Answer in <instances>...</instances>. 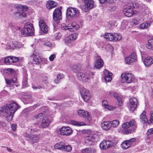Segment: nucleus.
I'll use <instances>...</instances> for the list:
<instances>
[{
	"label": "nucleus",
	"instance_id": "1",
	"mask_svg": "<svg viewBox=\"0 0 153 153\" xmlns=\"http://www.w3.org/2000/svg\"><path fill=\"white\" fill-rule=\"evenodd\" d=\"M20 108L16 102H13L1 107L0 112L3 113L7 120L9 121L12 120L15 113Z\"/></svg>",
	"mask_w": 153,
	"mask_h": 153
},
{
	"label": "nucleus",
	"instance_id": "2",
	"mask_svg": "<svg viewBox=\"0 0 153 153\" xmlns=\"http://www.w3.org/2000/svg\"><path fill=\"white\" fill-rule=\"evenodd\" d=\"M72 70L74 72L77 74V77L78 79L83 82H88L91 78H93L94 74L92 72H88L85 74L79 72V68L76 65H74L72 66Z\"/></svg>",
	"mask_w": 153,
	"mask_h": 153
},
{
	"label": "nucleus",
	"instance_id": "3",
	"mask_svg": "<svg viewBox=\"0 0 153 153\" xmlns=\"http://www.w3.org/2000/svg\"><path fill=\"white\" fill-rule=\"evenodd\" d=\"M21 33L23 35H26L28 36L33 35L34 29L33 24L30 22L26 23L24 28L22 30Z\"/></svg>",
	"mask_w": 153,
	"mask_h": 153
},
{
	"label": "nucleus",
	"instance_id": "4",
	"mask_svg": "<svg viewBox=\"0 0 153 153\" xmlns=\"http://www.w3.org/2000/svg\"><path fill=\"white\" fill-rule=\"evenodd\" d=\"M134 119L131 120L129 122H127L124 123L122 125V127L124 128H128L130 126H132V129H127L125 131L126 134L129 133H133L135 132L137 128L136 125H134Z\"/></svg>",
	"mask_w": 153,
	"mask_h": 153
},
{
	"label": "nucleus",
	"instance_id": "5",
	"mask_svg": "<svg viewBox=\"0 0 153 153\" xmlns=\"http://www.w3.org/2000/svg\"><path fill=\"white\" fill-rule=\"evenodd\" d=\"M103 36L105 39L110 41H116L120 40L121 36L117 33H105Z\"/></svg>",
	"mask_w": 153,
	"mask_h": 153
},
{
	"label": "nucleus",
	"instance_id": "6",
	"mask_svg": "<svg viewBox=\"0 0 153 153\" xmlns=\"http://www.w3.org/2000/svg\"><path fill=\"white\" fill-rule=\"evenodd\" d=\"M79 12L76 8L69 7L67 10L66 16L70 17H77L79 16Z\"/></svg>",
	"mask_w": 153,
	"mask_h": 153
},
{
	"label": "nucleus",
	"instance_id": "7",
	"mask_svg": "<svg viewBox=\"0 0 153 153\" xmlns=\"http://www.w3.org/2000/svg\"><path fill=\"white\" fill-rule=\"evenodd\" d=\"M26 139L28 141H30L32 142L36 143L38 142L40 139L39 135L28 134L26 133L25 135Z\"/></svg>",
	"mask_w": 153,
	"mask_h": 153
},
{
	"label": "nucleus",
	"instance_id": "8",
	"mask_svg": "<svg viewBox=\"0 0 153 153\" xmlns=\"http://www.w3.org/2000/svg\"><path fill=\"white\" fill-rule=\"evenodd\" d=\"M61 7L56 8L54 10L53 13V18L55 21L57 22L62 19Z\"/></svg>",
	"mask_w": 153,
	"mask_h": 153
},
{
	"label": "nucleus",
	"instance_id": "9",
	"mask_svg": "<svg viewBox=\"0 0 153 153\" xmlns=\"http://www.w3.org/2000/svg\"><path fill=\"white\" fill-rule=\"evenodd\" d=\"M121 76L122 81L123 83H131L134 79V76L131 73L122 74Z\"/></svg>",
	"mask_w": 153,
	"mask_h": 153
},
{
	"label": "nucleus",
	"instance_id": "10",
	"mask_svg": "<svg viewBox=\"0 0 153 153\" xmlns=\"http://www.w3.org/2000/svg\"><path fill=\"white\" fill-rule=\"evenodd\" d=\"M78 36V33H75L69 35L67 38L66 41L68 45L69 46L74 45L73 41L76 40Z\"/></svg>",
	"mask_w": 153,
	"mask_h": 153
},
{
	"label": "nucleus",
	"instance_id": "11",
	"mask_svg": "<svg viewBox=\"0 0 153 153\" xmlns=\"http://www.w3.org/2000/svg\"><path fill=\"white\" fill-rule=\"evenodd\" d=\"M72 133L71 129L69 127H63L60 129L59 131V133L62 135L69 136Z\"/></svg>",
	"mask_w": 153,
	"mask_h": 153
},
{
	"label": "nucleus",
	"instance_id": "12",
	"mask_svg": "<svg viewBox=\"0 0 153 153\" xmlns=\"http://www.w3.org/2000/svg\"><path fill=\"white\" fill-rule=\"evenodd\" d=\"M113 142L110 140H105L103 141L100 144L101 149H106L111 147L113 145Z\"/></svg>",
	"mask_w": 153,
	"mask_h": 153
},
{
	"label": "nucleus",
	"instance_id": "13",
	"mask_svg": "<svg viewBox=\"0 0 153 153\" xmlns=\"http://www.w3.org/2000/svg\"><path fill=\"white\" fill-rule=\"evenodd\" d=\"M95 62L94 66L97 69H100L103 66L104 63L103 60L100 56L96 55L95 56Z\"/></svg>",
	"mask_w": 153,
	"mask_h": 153
},
{
	"label": "nucleus",
	"instance_id": "14",
	"mask_svg": "<svg viewBox=\"0 0 153 153\" xmlns=\"http://www.w3.org/2000/svg\"><path fill=\"white\" fill-rule=\"evenodd\" d=\"M130 106L129 109L130 110L133 111L136 109L137 106V99L135 97H132L129 100Z\"/></svg>",
	"mask_w": 153,
	"mask_h": 153
},
{
	"label": "nucleus",
	"instance_id": "15",
	"mask_svg": "<svg viewBox=\"0 0 153 153\" xmlns=\"http://www.w3.org/2000/svg\"><path fill=\"white\" fill-rule=\"evenodd\" d=\"M39 25L41 30L45 33H47L49 28L47 25L43 20H40L39 21Z\"/></svg>",
	"mask_w": 153,
	"mask_h": 153
},
{
	"label": "nucleus",
	"instance_id": "16",
	"mask_svg": "<svg viewBox=\"0 0 153 153\" xmlns=\"http://www.w3.org/2000/svg\"><path fill=\"white\" fill-rule=\"evenodd\" d=\"M51 120L50 116H45L42 120L41 123V127L45 128L48 127L49 125Z\"/></svg>",
	"mask_w": 153,
	"mask_h": 153
},
{
	"label": "nucleus",
	"instance_id": "17",
	"mask_svg": "<svg viewBox=\"0 0 153 153\" xmlns=\"http://www.w3.org/2000/svg\"><path fill=\"white\" fill-rule=\"evenodd\" d=\"M136 59V54L135 53H132L128 57L125 58V62L126 64H130L135 62Z\"/></svg>",
	"mask_w": 153,
	"mask_h": 153
},
{
	"label": "nucleus",
	"instance_id": "18",
	"mask_svg": "<svg viewBox=\"0 0 153 153\" xmlns=\"http://www.w3.org/2000/svg\"><path fill=\"white\" fill-rule=\"evenodd\" d=\"M81 95L83 99L85 102H87L91 97L89 91L85 88L82 90Z\"/></svg>",
	"mask_w": 153,
	"mask_h": 153
},
{
	"label": "nucleus",
	"instance_id": "19",
	"mask_svg": "<svg viewBox=\"0 0 153 153\" xmlns=\"http://www.w3.org/2000/svg\"><path fill=\"white\" fill-rule=\"evenodd\" d=\"M84 2L85 7L88 10L92 9L94 6V1L93 0H82Z\"/></svg>",
	"mask_w": 153,
	"mask_h": 153
},
{
	"label": "nucleus",
	"instance_id": "20",
	"mask_svg": "<svg viewBox=\"0 0 153 153\" xmlns=\"http://www.w3.org/2000/svg\"><path fill=\"white\" fill-rule=\"evenodd\" d=\"M17 78L14 76L11 79L5 78L7 85L9 87H12L13 86V83H15L17 80Z\"/></svg>",
	"mask_w": 153,
	"mask_h": 153
},
{
	"label": "nucleus",
	"instance_id": "21",
	"mask_svg": "<svg viewBox=\"0 0 153 153\" xmlns=\"http://www.w3.org/2000/svg\"><path fill=\"white\" fill-rule=\"evenodd\" d=\"M79 115L80 117H85L87 118L88 119L90 120H91V117L90 115L89 114L88 111H85L83 110H79L78 111Z\"/></svg>",
	"mask_w": 153,
	"mask_h": 153
},
{
	"label": "nucleus",
	"instance_id": "22",
	"mask_svg": "<svg viewBox=\"0 0 153 153\" xmlns=\"http://www.w3.org/2000/svg\"><path fill=\"white\" fill-rule=\"evenodd\" d=\"M102 129L105 130L109 129L111 127V122L108 121H104L101 124Z\"/></svg>",
	"mask_w": 153,
	"mask_h": 153
},
{
	"label": "nucleus",
	"instance_id": "23",
	"mask_svg": "<svg viewBox=\"0 0 153 153\" xmlns=\"http://www.w3.org/2000/svg\"><path fill=\"white\" fill-rule=\"evenodd\" d=\"M123 12L125 16L128 17H131L134 13L132 8H130L124 9Z\"/></svg>",
	"mask_w": 153,
	"mask_h": 153
},
{
	"label": "nucleus",
	"instance_id": "24",
	"mask_svg": "<svg viewBox=\"0 0 153 153\" xmlns=\"http://www.w3.org/2000/svg\"><path fill=\"white\" fill-rule=\"evenodd\" d=\"M76 27L78 28V26L77 27L76 26L72 25L71 26H67L65 25H62L61 26V29L62 30H68L69 31H72L76 29H77L78 28H76Z\"/></svg>",
	"mask_w": 153,
	"mask_h": 153
},
{
	"label": "nucleus",
	"instance_id": "25",
	"mask_svg": "<svg viewBox=\"0 0 153 153\" xmlns=\"http://www.w3.org/2000/svg\"><path fill=\"white\" fill-rule=\"evenodd\" d=\"M145 65L149 66L153 64V57L149 56L147 57L144 61Z\"/></svg>",
	"mask_w": 153,
	"mask_h": 153
},
{
	"label": "nucleus",
	"instance_id": "26",
	"mask_svg": "<svg viewBox=\"0 0 153 153\" xmlns=\"http://www.w3.org/2000/svg\"><path fill=\"white\" fill-rule=\"evenodd\" d=\"M146 46L148 49L153 51V38L149 40Z\"/></svg>",
	"mask_w": 153,
	"mask_h": 153
},
{
	"label": "nucleus",
	"instance_id": "27",
	"mask_svg": "<svg viewBox=\"0 0 153 153\" xmlns=\"http://www.w3.org/2000/svg\"><path fill=\"white\" fill-rule=\"evenodd\" d=\"M146 114V112L143 111L140 116V121L143 123L146 122L149 123L147 118L145 115Z\"/></svg>",
	"mask_w": 153,
	"mask_h": 153
},
{
	"label": "nucleus",
	"instance_id": "28",
	"mask_svg": "<svg viewBox=\"0 0 153 153\" xmlns=\"http://www.w3.org/2000/svg\"><path fill=\"white\" fill-rule=\"evenodd\" d=\"M55 2L53 1H49L47 2L46 4V7L49 9H51L56 6V4H55Z\"/></svg>",
	"mask_w": 153,
	"mask_h": 153
},
{
	"label": "nucleus",
	"instance_id": "29",
	"mask_svg": "<svg viewBox=\"0 0 153 153\" xmlns=\"http://www.w3.org/2000/svg\"><path fill=\"white\" fill-rule=\"evenodd\" d=\"M82 153H96V151L94 148H89L83 150Z\"/></svg>",
	"mask_w": 153,
	"mask_h": 153
},
{
	"label": "nucleus",
	"instance_id": "30",
	"mask_svg": "<svg viewBox=\"0 0 153 153\" xmlns=\"http://www.w3.org/2000/svg\"><path fill=\"white\" fill-rule=\"evenodd\" d=\"M102 105L104 106L105 108H107L109 110H113V107L111 106H109L108 105V102L106 100H104L102 101Z\"/></svg>",
	"mask_w": 153,
	"mask_h": 153
},
{
	"label": "nucleus",
	"instance_id": "31",
	"mask_svg": "<svg viewBox=\"0 0 153 153\" xmlns=\"http://www.w3.org/2000/svg\"><path fill=\"white\" fill-rule=\"evenodd\" d=\"M64 143L61 141L56 144L54 146L55 149L62 150L63 145Z\"/></svg>",
	"mask_w": 153,
	"mask_h": 153
},
{
	"label": "nucleus",
	"instance_id": "32",
	"mask_svg": "<svg viewBox=\"0 0 153 153\" xmlns=\"http://www.w3.org/2000/svg\"><path fill=\"white\" fill-rule=\"evenodd\" d=\"M33 60L36 64H40L42 62L41 57L38 55H36L34 58Z\"/></svg>",
	"mask_w": 153,
	"mask_h": 153
},
{
	"label": "nucleus",
	"instance_id": "33",
	"mask_svg": "<svg viewBox=\"0 0 153 153\" xmlns=\"http://www.w3.org/2000/svg\"><path fill=\"white\" fill-rule=\"evenodd\" d=\"M72 150V147L70 145H63L62 150L67 152H70Z\"/></svg>",
	"mask_w": 153,
	"mask_h": 153
},
{
	"label": "nucleus",
	"instance_id": "34",
	"mask_svg": "<svg viewBox=\"0 0 153 153\" xmlns=\"http://www.w3.org/2000/svg\"><path fill=\"white\" fill-rule=\"evenodd\" d=\"M127 142V140H125L121 144V146L123 148L126 149L130 146V144Z\"/></svg>",
	"mask_w": 153,
	"mask_h": 153
},
{
	"label": "nucleus",
	"instance_id": "35",
	"mask_svg": "<svg viewBox=\"0 0 153 153\" xmlns=\"http://www.w3.org/2000/svg\"><path fill=\"white\" fill-rule=\"evenodd\" d=\"M63 75L60 74H58L57 75V78L56 79H55L54 81V82L56 84H57L59 82L60 80L62 79L63 78Z\"/></svg>",
	"mask_w": 153,
	"mask_h": 153
},
{
	"label": "nucleus",
	"instance_id": "36",
	"mask_svg": "<svg viewBox=\"0 0 153 153\" xmlns=\"http://www.w3.org/2000/svg\"><path fill=\"white\" fill-rule=\"evenodd\" d=\"M111 126L113 127H116L119 124V121L117 120H114L111 122Z\"/></svg>",
	"mask_w": 153,
	"mask_h": 153
},
{
	"label": "nucleus",
	"instance_id": "37",
	"mask_svg": "<svg viewBox=\"0 0 153 153\" xmlns=\"http://www.w3.org/2000/svg\"><path fill=\"white\" fill-rule=\"evenodd\" d=\"M86 140L89 141L94 142L95 141V139L94 136L93 135H90L86 138Z\"/></svg>",
	"mask_w": 153,
	"mask_h": 153
},
{
	"label": "nucleus",
	"instance_id": "38",
	"mask_svg": "<svg viewBox=\"0 0 153 153\" xmlns=\"http://www.w3.org/2000/svg\"><path fill=\"white\" fill-rule=\"evenodd\" d=\"M15 48V43L14 44L12 42H10L7 44V48L8 49H13Z\"/></svg>",
	"mask_w": 153,
	"mask_h": 153
},
{
	"label": "nucleus",
	"instance_id": "39",
	"mask_svg": "<svg viewBox=\"0 0 153 153\" xmlns=\"http://www.w3.org/2000/svg\"><path fill=\"white\" fill-rule=\"evenodd\" d=\"M18 7L21 10H20V11L23 12L26 11L28 8V7L27 6L22 4L19 5Z\"/></svg>",
	"mask_w": 153,
	"mask_h": 153
},
{
	"label": "nucleus",
	"instance_id": "40",
	"mask_svg": "<svg viewBox=\"0 0 153 153\" xmlns=\"http://www.w3.org/2000/svg\"><path fill=\"white\" fill-rule=\"evenodd\" d=\"M11 56H8L5 58L4 59V63L6 64H9L11 63Z\"/></svg>",
	"mask_w": 153,
	"mask_h": 153
},
{
	"label": "nucleus",
	"instance_id": "41",
	"mask_svg": "<svg viewBox=\"0 0 153 153\" xmlns=\"http://www.w3.org/2000/svg\"><path fill=\"white\" fill-rule=\"evenodd\" d=\"M11 56V63H16L19 60V58L13 56Z\"/></svg>",
	"mask_w": 153,
	"mask_h": 153
},
{
	"label": "nucleus",
	"instance_id": "42",
	"mask_svg": "<svg viewBox=\"0 0 153 153\" xmlns=\"http://www.w3.org/2000/svg\"><path fill=\"white\" fill-rule=\"evenodd\" d=\"M150 24L149 23H143L140 25V27L142 29H144L147 28L148 26H149Z\"/></svg>",
	"mask_w": 153,
	"mask_h": 153
},
{
	"label": "nucleus",
	"instance_id": "43",
	"mask_svg": "<svg viewBox=\"0 0 153 153\" xmlns=\"http://www.w3.org/2000/svg\"><path fill=\"white\" fill-rule=\"evenodd\" d=\"M72 124L74 125L77 126H82L84 125V124L83 122H79L77 121H73Z\"/></svg>",
	"mask_w": 153,
	"mask_h": 153
},
{
	"label": "nucleus",
	"instance_id": "44",
	"mask_svg": "<svg viewBox=\"0 0 153 153\" xmlns=\"http://www.w3.org/2000/svg\"><path fill=\"white\" fill-rule=\"evenodd\" d=\"M146 134L148 136H152V138L153 139V128L148 129Z\"/></svg>",
	"mask_w": 153,
	"mask_h": 153
},
{
	"label": "nucleus",
	"instance_id": "45",
	"mask_svg": "<svg viewBox=\"0 0 153 153\" xmlns=\"http://www.w3.org/2000/svg\"><path fill=\"white\" fill-rule=\"evenodd\" d=\"M112 73H110V75L109 76H105V80L106 81L109 82L111 81L112 79L111 76Z\"/></svg>",
	"mask_w": 153,
	"mask_h": 153
},
{
	"label": "nucleus",
	"instance_id": "46",
	"mask_svg": "<svg viewBox=\"0 0 153 153\" xmlns=\"http://www.w3.org/2000/svg\"><path fill=\"white\" fill-rule=\"evenodd\" d=\"M14 43L15 46V48H20L22 47L23 45L21 43L18 42H14Z\"/></svg>",
	"mask_w": 153,
	"mask_h": 153
},
{
	"label": "nucleus",
	"instance_id": "47",
	"mask_svg": "<svg viewBox=\"0 0 153 153\" xmlns=\"http://www.w3.org/2000/svg\"><path fill=\"white\" fill-rule=\"evenodd\" d=\"M40 109V110L45 114L46 112L48 111V108L45 106L42 107Z\"/></svg>",
	"mask_w": 153,
	"mask_h": 153
},
{
	"label": "nucleus",
	"instance_id": "48",
	"mask_svg": "<svg viewBox=\"0 0 153 153\" xmlns=\"http://www.w3.org/2000/svg\"><path fill=\"white\" fill-rule=\"evenodd\" d=\"M44 45L49 48H51L53 46V45L50 42L48 41L44 43Z\"/></svg>",
	"mask_w": 153,
	"mask_h": 153
},
{
	"label": "nucleus",
	"instance_id": "49",
	"mask_svg": "<svg viewBox=\"0 0 153 153\" xmlns=\"http://www.w3.org/2000/svg\"><path fill=\"white\" fill-rule=\"evenodd\" d=\"M16 13H17L18 14H19L20 16H22L23 17L25 16L26 14L25 13V12L21 11L20 10H18V11L16 12Z\"/></svg>",
	"mask_w": 153,
	"mask_h": 153
},
{
	"label": "nucleus",
	"instance_id": "50",
	"mask_svg": "<svg viewBox=\"0 0 153 153\" xmlns=\"http://www.w3.org/2000/svg\"><path fill=\"white\" fill-rule=\"evenodd\" d=\"M55 39L56 40H58L59 39H61V36H62V35L60 33H58L56 34L55 35Z\"/></svg>",
	"mask_w": 153,
	"mask_h": 153
},
{
	"label": "nucleus",
	"instance_id": "51",
	"mask_svg": "<svg viewBox=\"0 0 153 153\" xmlns=\"http://www.w3.org/2000/svg\"><path fill=\"white\" fill-rule=\"evenodd\" d=\"M116 99L118 102V104L119 105H122V101H121V99L120 97L118 96Z\"/></svg>",
	"mask_w": 153,
	"mask_h": 153
},
{
	"label": "nucleus",
	"instance_id": "52",
	"mask_svg": "<svg viewBox=\"0 0 153 153\" xmlns=\"http://www.w3.org/2000/svg\"><path fill=\"white\" fill-rule=\"evenodd\" d=\"M136 139L135 138H132L128 140H127L129 144H130V146L132 144L133 142H134L135 141Z\"/></svg>",
	"mask_w": 153,
	"mask_h": 153
},
{
	"label": "nucleus",
	"instance_id": "53",
	"mask_svg": "<svg viewBox=\"0 0 153 153\" xmlns=\"http://www.w3.org/2000/svg\"><path fill=\"white\" fill-rule=\"evenodd\" d=\"M44 114L43 113H40L39 114L36 115L35 117L36 119H38L40 117H42Z\"/></svg>",
	"mask_w": 153,
	"mask_h": 153
},
{
	"label": "nucleus",
	"instance_id": "54",
	"mask_svg": "<svg viewBox=\"0 0 153 153\" xmlns=\"http://www.w3.org/2000/svg\"><path fill=\"white\" fill-rule=\"evenodd\" d=\"M56 56L55 54H53L51 55L49 57V59L51 61H53L54 59Z\"/></svg>",
	"mask_w": 153,
	"mask_h": 153
},
{
	"label": "nucleus",
	"instance_id": "55",
	"mask_svg": "<svg viewBox=\"0 0 153 153\" xmlns=\"http://www.w3.org/2000/svg\"><path fill=\"white\" fill-rule=\"evenodd\" d=\"M7 71L8 72H9L11 74H13L15 73L14 70L12 68H8L7 69Z\"/></svg>",
	"mask_w": 153,
	"mask_h": 153
},
{
	"label": "nucleus",
	"instance_id": "56",
	"mask_svg": "<svg viewBox=\"0 0 153 153\" xmlns=\"http://www.w3.org/2000/svg\"><path fill=\"white\" fill-rule=\"evenodd\" d=\"M32 88L34 89H39L42 88V86H41V85H38L37 86L34 85L33 86Z\"/></svg>",
	"mask_w": 153,
	"mask_h": 153
},
{
	"label": "nucleus",
	"instance_id": "57",
	"mask_svg": "<svg viewBox=\"0 0 153 153\" xmlns=\"http://www.w3.org/2000/svg\"><path fill=\"white\" fill-rule=\"evenodd\" d=\"M17 125L16 124H13L11 125V128L13 131H15L16 129Z\"/></svg>",
	"mask_w": 153,
	"mask_h": 153
},
{
	"label": "nucleus",
	"instance_id": "58",
	"mask_svg": "<svg viewBox=\"0 0 153 153\" xmlns=\"http://www.w3.org/2000/svg\"><path fill=\"white\" fill-rule=\"evenodd\" d=\"M150 117L149 119V121L148 123L150 124V123H152L153 122V113H152L150 114Z\"/></svg>",
	"mask_w": 153,
	"mask_h": 153
},
{
	"label": "nucleus",
	"instance_id": "59",
	"mask_svg": "<svg viewBox=\"0 0 153 153\" xmlns=\"http://www.w3.org/2000/svg\"><path fill=\"white\" fill-rule=\"evenodd\" d=\"M128 24V21L126 20H124L122 22V25H124V27H126L127 25Z\"/></svg>",
	"mask_w": 153,
	"mask_h": 153
},
{
	"label": "nucleus",
	"instance_id": "60",
	"mask_svg": "<svg viewBox=\"0 0 153 153\" xmlns=\"http://www.w3.org/2000/svg\"><path fill=\"white\" fill-rule=\"evenodd\" d=\"M104 72L105 74V76H109V75H110V73H111L109 72V71L106 69H105L104 71Z\"/></svg>",
	"mask_w": 153,
	"mask_h": 153
},
{
	"label": "nucleus",
	"instance_id": "61",
	"mask_svg": "<svg viewBox=\"0 0 153 153\" xmlns=\"http://www.w3.org/2000/svg\"><path fill=\"white\" fill-rule=\"evenodd\" d=\"M26 98H27L28 101V103L30 102H32V97L31 96H30L29 97H27Z\"/></svg>",
	"mask_w": 153,
	"mask_h": 153
},
{
	"label": "nucleus",
	"instance_id": "62",
	"mask_svg": "<svg viewBox=\"0 0 153 153\" xmlns=\"http://www.w3.org/2000/svg\"><path fill=\"white\" fill-rule=\"evenodd\" d=\"M132 23L135 25H137L138 23V22L135 19L133 20L132 21Z\"/></svg>",
	"mask_w": 153,
	"mask_h": 153
},
{
	"label": "nucleus",
	"instance_id": "63",
	"mask_svg": "<svg viewBox=\"0 0 153 153\" xmlns=\"http://www.w3.org/2000/svg\"><path fill=\"white\" fill-rule=\"evenodd\" d=\"M112 95L114 97L116 98L117 97L119 96L118 94H117V93H115V92L113 93Z\"/></svg>",
	"mask_w": 153,
	"mask_h": 153
},
{
	"label": "nucleus",
	"instance_id": "64",
	"mask_svg": "<svg viewBox=\"0 0 153 153\" xmlns=\"http://www.w3.org/2000/svg\"><path fill=\"white\" fill-rule=\"evenodd\" d=\"M100 2L101 3H103L105 1L108 2V0H99Z\"/></svg>",
	"mask_w": 153,
	"mask_h": 153
}]
</instances>
